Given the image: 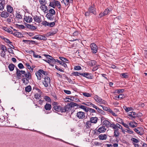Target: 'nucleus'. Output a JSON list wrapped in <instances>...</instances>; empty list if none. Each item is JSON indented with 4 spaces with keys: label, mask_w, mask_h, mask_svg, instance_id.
I'll return each instance as SVG.
<instances>
[{
    "label": "nucleus",
    "mask_w": 147,
    "mask_h": 147,
    "mask_svg": "<svg viewBox=\"0 0 147 147\" xmlns=\"http://www.w3.org/2000/svg\"><path fill=\"white\" fill-rule=\"evenodd\" d=\"M32 89L30 85L28 86L25 88V91L27 92H30Z\"/></svg>",
    "instance_id": "nucleus-37"
},
{
    "label": "nucleus",
    "mask_w": 147,
    "mask_h": 147,
    "mask_svg": "<svg viewBox=\"0 0 147 147\" xmlns=\"http://www.w3.org/2000/svg\"><path fill=\"white\" fill-rule=\"evenodd\" d=\"M126 131L129 133L130 134H132L134 133L133 131L130 130V129L129 128V129H126Z\"/></svg>",
    "instance_id": "nucleus-61"
},
{
    "label": "nucleus",
    "mask_w": 147,
    "mask_h": 147,
    "mask_svg": "<svg viewBox=\"0 0 147 147\" xmlns=\"http://www.w3.org/2000/svg\"><path fill=\"white\" fill-rule=\"evenodd\" d=\"M7 11L9 13H12L13 11V8L10 5H7Z\"/></svg>",
    "instance_id": "nucleus-29"
},
{
    "label": "nucleus",
    "mask_w": 147,
    "mask_h": 147,
    "mask_svg": "<svg viewBox=\"0 0 147 147\" xmlns=\"http://www.w3.org/2000/svg\"><path fill=\"white\" fill-rule=\"evenodd\" d=\"M39 40H46L47 39V38L45 36H44L40 35Z\"/></svg>",
    "instance_id": "nucleus-60"
},
{
    "label": "nucleus",
    "mask_w": 147,
    "mask_h": 147,
    "mask_svg": "<svg viewBox=\"0 0 147 147\" xmlns=\"http://www.w3.org/2000/svg\"><path fill=\"white\" fill-rule=\"evenodd\" d=\"M83 95L86 97H89L91 96V94L88 93L84 92L83 93Z\"/></svg>",
    "instance_id": "nucleus-55"
},
{
    "label": "nucleus",
    "mask_w": 147,
    "mask_h": 147,
    "mask_svg": "<svg viewBox=\"0 0 147 147\" xmlns=\"http://www.w3.org/2000/svg\"><path fill=\"white\" fill-rule=\"evenodd\" d=\"M92 123L90 121H87L86 123V129H89L90 128V127L92 125L91 123Z\"/></svg>",
    "instance_id": "nucleus-28"
},
{
    "label": "nucleus",
    "mask_w": 147,
    "mask_h": 147,
    "mask_svg": "<svg viewBox=\"0 0 147 147\" xmlns=\"http://www.w3.org/2000/svg\"><path fill=\"white\" fill-rule=\"evenodd\" d=\"M15 65L12 63L10 64L8 66V68L10 71H13Z\"/></svg>",
    "instance_id": "nucleus-34"
},
{
    "label": "nucleus",
    "mask_w": 147,
    "mask_h": 147,
    "mask_svg": "<svg viewBox=\"0 0 147 147\" xmlns=\"http://www.w3.org/2000/svg\"><path fill=\"white\" fill-rule=\"evenodd\" d=\"M119 120H120L121 121L120 122L118 121V122L120 124H122L127 129H129V126L128 125L124 123V122H123V119H119L118 120L119 121Z\"/></svg>",
    "instance_id": "nucleus-22"
},
{
    "label": "nucleus",
    "mask_w": 147,
    "mask_h": 147,
    "mask_svg": "<svg viewBox=\"0 0 147 147\" xmlns=\"http://www.w3.org/2000/svg\"><path fill=\"white\" fill-rule=\"evenodd\" d=\"M31 78H23L22 80L23 82V83L25 85H26L29 83V80Z\"/></svg>",
    "instance_id": "nucleus-23"
},
{
    "label": "nucleus",
    "mask_w": 147,
    "mask_h": 147,
    "mask_svg": "<svg viewBox=\"0 0 147 147\" xmlns=\"http://www.w3.org/2000/svg\"><path fill=\"white\" fill-rule=\"evenodd\" d=\"M44 80L42 81V83L45 87H47L49 85H50L51 80L50 78L47 76H45L43 78Z\"/></svg>",
    "instance_id": "nucleus-5"
},
{
    "label": "nucleus",
    "mask_w": 147,
    "mask_h": 147,
    "mask_svg": "<svg viewBox=\"0 0 147 147\" xmlns=\"http://www.w3.org/2000/svg\"><path fill=\"white\" fill-rule=\"evenodd\" d=\"M3 39L6 42V43L11 44V43L12 42H10L9 39L8 38H5L4 37H3Z\"/></svg>",
    "instance_id": "nucleus-58"
},
{
    "label": "nucleus",
    "mask_w": 147,
    "mask_h": 147,
    "mask_svg": "<svg viewBox=\"0 0 147 147\" xmlns=\"http://www.w3.org/2000/svg\"><path fill=\"white\" fill-rule=\"evenodd\" d=\"M32 17L35 22L38 23H40L42 22V19L40 17L35 15L32 16Z\"/></svg>",
    "instance_id": "nucleus-14"
},
{
    "label": "nucleus",
    "mask_w": 147,
    "mask_h": 147,
    "mask_svg": "<svg viewBox=\"0 0 147 147\" xmlns=\"http://www.w3.org/2000/svg\"><path fill=\"white\" fill-rule=\"evenodd\" d=\"M36 75L38 80H40L42 76V77L44 78L42 74L40 72L39 70L36 73Z\"/></svg>",
    "instance_id": "nucleus-20"
},
{
    "label": "nucleus",
    "mask_w": 147,
    "mask_h": 147,
    "mask_svg": "<svg viewBox=\"0 0 147 147\" xmlns=\"http://www.w3.org/2000/svg\"><path fill=\"white\" fill-rule=\"evenodd\" d=\"M106 129L105 126H98L96 129H95L94 134L96 135H98L100 133H104L105 132Z\"/></svg>",
    "instance_id": "nucleus-4"
},
{
    "label": "nucleus",
    "mask_w": 147,
    "mask_h": 147,
    "mask_svg": "<svg viewBox=\"0 0 147 147\" xmlns=\"http://www.w3.org/2000/svg\"><path fill=\"white\" fill-rule=\"evenodd\" d=\"M9 16V13L6 11H3L1 15V16L2 18H6L8 17Z\"/></svg>",
    "instance_id": "nucleus-16"
},
{
    "label": "nucleus",
    "mask_w": 147,
    "mask_h": 147,
    "mask_svg": "<svg viewBox=\"0 0 147 147\" xmlns=\"http://www.w3.org/2000/svg\"><path fill=\"white\" fill-rule=\"evenodd\" d=\"M123 108L125 110L126 112H128L130 111L133 110V109L131 107H127L126 106L123 107Z\"/></svg>",
    "instance_id": "nucleus-33"
},
{
    "label": "nucleus",
    "mask_w": 147,
    "mask_h": 147,
    "mask_svg": "<svg viewBox=\"0 0 147 147\" xmlns=\"http://www.w3.org/2000/svg\"><path fill=\"white\" fill-rule=\"evenodd\" d=\"M16 75L17 78L20 79L22 76L24 78H31V75L30 72L28 71L26 73L24 70H20L17 68H16Z\"/></svg>",
    "instance_id": "nucleus-1"
},
{
    "label": "nucleus",
    "mask_w": 147,
    "mask_h": 147,
    "mask_svg": "<svg viewBox=\"0 0 147 147\" xmlns=\"http://www.w3.org/2000/svg\"><path fill=\"white\" fill-rule=\"evenodd\" d=\"M55 6H57L58 9H60L61 5L60 2L58 1H55Z\"/></svg>",
    "instance_id": "nucleus-40"
},
{
    "label": "nucleus",
    "mask_w": 147,
    "mask_h": 147,
    "mask_svg": "<svg viewBox=\"0 0 147 147\" xmlns=\"http://www.w3.org/2000/svg\"><path fill=\"white\" fill-rule=\"evenodd\" d=\"M3 29L7 32L13 34V31L10 28H8L6 27H3Z\"/></svg>",
    "instance_id": "nucleus-30"
},
{
    "label": "nucleus",
    "mask_w": 147,
    "mask_h": 147,
    "mask_svg": "<svg viewBox=\"0 0 147 147\" xmlns=\"http://www.w3.org/2000/svg\"><path fill=\"white\" fill-rule=\"evenodd\" d=\"M18 67L20 69H23L24 67V66L23 64L21 63H20L18 64Z\"/></svg>",
    "instance_id": "nucleus-64"
},
{
    "label": "nucleus",
    "mask_w": 147,
    "mask_h": 147,
    "mask_svg": "<svg viewBox=\"0 0 147 147\" xmlns=\"http://www.w3.org/2000/svg\"><path fill=\"white\" fill-rule=\"evenodd\" d=\"M134 130L137 134L140 135H142L144 134L143 129L141 127H138L134 129Z\"/></svg>",
    "instance_id": "nucleus-11"
},
{
    "label": "nucleus",
    "mask_w": 147,
    "mask_h": 147,
    "mask_svg": "<svg viewBox=\"0 0 147 147\" xmlns=\"http://www.w3.org/2000/svg\"><path fill=\"white\" fill-rule=\"evenodd\" d=\"M44 55L47 57V59L44 60L46 62L48 63L52 67L54 66V64L56 63V59H54L53 57L49 55Z\"/></svg>",
    "instance_id": "nucleus-2"
},
{
    "label": "nucleus",
    "mask_w": 147,
    "mask_h": 147,
    "mask_svg": "<svg viewBox=\"0 0 147 147\" xmlns=\"http://www.w3.org/2000/svg\"><path fill=\"white\" fill-rule=\"evenodd\" d=\"M4 3L3 2V1H1L0 3V10H2L4 8Z\"/></svg>",
    "instance_id": "nucleus-47"
},
{
    "label": "nucleus",
    "mask_w": 147,
    "mask_h": 147,
    "mask_svg": "<svg viewBox=\"0 0 147 147\" xmlns=\"http://www.w3.org/2000/svg\"><path fill=\"white\" fill-rule=\"evenodd\" d=\"M1 49L2 50V51L6 52L7 51V48L6 47L3 45H1Z\"/></svg>",
    "instance_id": "nucleus-52"
},
{
    "label": "nucleus",
    "mask_w": 147,
    "mask_h": 147,
    "mask_svg": "<svg viewBox=\"0 0 147 147\" xmlns=\"http://www.w3.org/2000/svg\"><path fill=\"white\" fill-rule=\"evenodd\" d=\"M98 118L96 117H92L90 118V121L93 123H96L98 121Z\"/></svg>",
    "instance_id": "nucleus-19"
},
{
    "label": "nucleus",
    "mask_w": 147,
    "mask_h": 147,
    "mask_svg": "<svg viewBox=\"0 0 147 147\" xmlns=\"http://www.w3.org/2000/svg\"><path fill=\"white\" fill-rule=\"evenodd\" d=\"M39 70L41 74H43L45 76H47L48 74V73L47 72L45 71L42 69H40Z\"/></svg>",
    "instance_id": "nucleus-42"
},
{
    "label": "nucleus",
    "mask_w": 147,
    "mask_h": 147,
    "mask_svg": "<svg viewBox=\"0 0 147 147\" xmlns=\"http://www.w3.org/2000/svg\"><path fill=\"white\" fill-rule=\"evenodd\" d=\"M34 96L36 99H39L41 97V95L40 94L36 93Z\"/></svg>",
    "instance_id": "nucleus-50"
},
{
    "label": "nucleus",
    "mask_w": 147,
    "mask_h": 147,
    "mask_svg": "<svg viewBox=\"0 0 147 147\" xmlns=\"http://www.w3.org/2000/svg\"><path fill=\"white\" fill-rule=\"evenodd\" d=\"M25 26L28 28L32 30H35L36 29V27L32 25H30L26 23Z\"/></svg>",
    "instance_id": "nucleus-24"
},
{
    "label": "nucleus",
    "mask_w": 147,
    "mask_h": 147,
    "mask_svg": "<svg viewBox=\"0 0 147 147\" xmlns=\"http://www.w3.org/2000/svg\"><path fill=\"white\" fill-rule=\"evenodd\" d=\"M59 58L61 60L62 62H66L68 63L67 61H68L67 59L62 57H59Z\"/></svg>",
    "instance_id": "nucleus-43"
},
{
    "label": "nucleus",
    "mask_w": 147,
    "mask_h": 147,
    "mask_svg": "<svg viewBox=\"0 0 147 147\" xmlns=\"http://www.w3.org/2000/svg\"><path fill=\"white\" fill-rule=\"evenodd\" d=\"M114 135L113 137H115L116 138H117L119 137V131L117 130H114Z\"/></svg>",
    "instance_id": "nucleus-32"
},
{
    "label": "nucleus",
    "mask_w": 147,
    "mask_h": 147,
    "mask_svg": "<svg viewBox=\"0 0 147 147\" xmlns=\"http://www.w3.org/2000/svg\"><path fill=\"white\" fill-rule=\"evenodd\" d=\"M65 106L63 107L58 105H56L53 107L54 110L56 112L61 113L67 112Z\"/></svg>",
    "instance_id": "nucleus-3"
},
{
    "label": "nucleus",
    "mask_w": 147,
    "mask_h": 147,
    "mask_svg": "<svg viewBox=\"0 0 147 147\" xmlns=\"http://www.w3.org/2000/svg\"><path fill=\"white\" fill-rule=\"evenodd\" d=\"M48 102H51V100L50 98L48 96H45L44 98Z\"/></svg>",
    "instance_id": "nucleus-54"
},
{
    "label": "nucleus",
    "mask_w": 147,
    "mask_h": 147,
    "mask_svg": "<svg viewBox=\"0 0 147 147\" xmlns=\"http://www.w3.org/2000/svg\"><path fill=\"white\" fill-rule=\"evenodd\" d=\"M3 123L2 125L3 126H4L7 127L10 126V122L8 120L7 118H6V119L3 122Z\"/></svg>",
    "instance_id": "nucleus-18"
},
{
    "label": "nucleus",
    "mask_w": 147,
    "mask_h": 147,
    "mask_svg": "<svg viewBox=\"0 0 147 147\" xmlns=\"http://www.w3.org/2000/svg\"><path fill=\"white\" fill-rule=\"evenodd\" d=\"M62 1L63 2L65 6H68V7L69 6L70 3H72L73 2L72 0H62L61 2H62Z\"/></svg>",
    "instance_id": "nucleus-17"
},
{
    "label": "nucleus",
    "mask_w": 147,
    "mask_h": 147,
    "mask_svg": "<svg viewBox=\"0 0 147 147\" xmlns=\"http://www.w3.org/2000/svg\"><path fill=\"white\" fill-rule=\"evenodd\" d=\"M42 24L45 26H48V24H49V23L47 21H45L42 22Z\"/></svg>",
    "instance_id": "nucleus-63"
},
{
    "label": "nucleus",
    "mask_w": 147,
    "mask_h": 147,
    "mask_svg": "<svg viewBox=\"0 0 147 147\" xmlns=\"http://www.w3.org/2000/svg\"><path fill=\"white\" fill-rule=\"evenodd\" d=\"M44 108L46 110L50 111L51 108V105L50 104L47 103L45 105Z\"/></svg>",
    "instance_id": "nucleus-26"
},
{
    "label": "nucleus",
    "mask_w": 147,
    "mask_h": 147,
    "mask_svg": "<svg viewBox=\"0 0 147 147\" xmlns=\"http://www.w3.org/2000/svg\"><path fill=\"white\" fill-rule=\"evenodd\" d=\"M102 122V121L103 125H105L107 127H111V123L108 120L106 119H101Z\"/></svg>",
    "instance_id": "nucleus-12"
},
{
    "label": "nucleus",
    "mask_w": 147,
    "mask_h": 147,
    "mask_svg": "<svg viewBox=\"0 0 147 147\" xmlns=\"http://www.w3.org/2000/svg\"><path fill=\"white\" fill-rule=\"evenodd\" d=\"M128 74L127 73H123L121 74L120 76L122 78H127L128 77Z\"/></svg>",
    "instance_id": "nucleus-41"
},
{
    "label": "nucleus",
    "mask_w": 147,
    "mask_h": 147,
    "mask_svg": "<svg viewBox=\"0 0 147 147\" xmlns=\"http://www.w3.org/2000/svg\"><path fill=\"white\" fill-rule=\"evenodd\" d=\"M88 10L91 13H93L94 15L96 14V9L94 4L93 5V6H90L88 8Z\"/></svg>",
    "instance_id": "nucleus-10"
},
{
    "label": "nucleus",
    "mask_w": 147,
    "mask_h": 147,
    "mask_svg": "<svg viewBox=\"0 0 147 147\" xmlns=\"http://www.w3.org/2000/svg\"><path fill=\"white\" fill-rule=\"evenodd\" d=\"M78 106H79V108H80L84 110L85 112H86L88 108H87L85 106L82 105H78Z\"/></svg>",
    "instance_id": "nucleus-36"
},
{
    "label": "nucleus",
    "mask_w": 147,
    "mask_h": 147,
    "mask_svg": "<svg viewBox=\"0 0 147 147\" xmlns=\"http://www.w3.org/2000/svg\"><path fill=\"white\" fill-rule=\"evenodd\" d=\"M81 67L79 65L76 66L74 67V69L76 70H79L81 69Z\"/></svg>",
    "instance_id": "nucleus-53"
},
{
    "label": "nucleus",
    "mask_w": 147,
    "mask_h": 147,
    "mask_svg": "<svg viewBox=\"0 0 147 147\" xmlns=\"http://www.w3.org/2000/svg\"><path fill=\"white\" fill-rule=\"evenodd\" d=\"M94 99L98 103H99L100 101L102 100V98L98 96L97 95H95L94 97Z\"/></svg>",
    "instance_id": "nucleus-35"
},
{
    "label": "nucleus",
    "mask_w": 147,
    "mask_h": 147,
    "mask_svg": "<svg viewBox=\"0 0 147 147\" xmlns=\"http://www.w3.org/2000/svg\"><path fill=\"white\" fill-rule=\"evenodd\" d=\"M89 111L90 113H95L96 111L93 109H91L90 108H88L86 112Z\"/></svg>",
    "instance_id": "nucleus-46"
},
{
    "label": "nucleus",
    "mask_w": 147,
    "mask_h": 147,
    "mask_svg": "<svg viewBox=\"0 0 147 147\" xmlns=\"http://www.w3.org/2000/svg\"><path fill=\"white\" fill-rule=\"evenodd\" d=\"M24 20L27 23H30L32 22V18L31 16H24Z\"/></svg>",
    "instance_id": "nucleus-15"
},
{
    "label": "nucleus",
    "mask_w": 147,
    "mask_h": 147,
    "mask_svg": "<svg viewBox=\"0 0 147 147\" xmlns=\"http://www.w3.org/2000/svg\"><path fill=\"white\" fill-rule=\"evenodd\" d=\"M16 17L18 19H21L22 18L21 15L20 14L19 12L18 13H17V14L16 16Z\"/></svg>",
    "instance_id": "nucleus-59"
},
{
    "label": "nucleus",
    "mask_w": 147,
    "mask_h": 147,
    "mask_svg": "<svg viewBox=\"0 0 147 147\" xmlns=\"http://www.w3.org/2000/svg\"><path fill=\"white\" fill-rule=\"evenodd\" d=\"M81 75L88 79H92L93 78V76L91 74L85 72L82 73Z\"/></svg>",
    "instance_id": "nucleus-9"
},
{
    "label": "nucleus",
    "mask_w": 147,
    "mask_h": 147,
    "mask_svg": "<svg viewBox=\"0 0 147 147\" xmlns=\"http://www.w3.org/2000/svg\"><path fill=\"white\" fill-rule=\"evenodd\" d=\"M136 113L135 112H131L129 113V114L128 115L129 116L128 117L132 118H136Z\"/></svg>",
    "instance_id": "nucleus-25"
},
{
    "label": "nucleus",
    "mask_w": 147,
    "mask_h": 147,
    "mask_svg": "<svg viewBox=\"0 0 147 147\" xmlns=\"http://www.w3.org/2000/svg\"><path fill=\"white\" fill-rule=\"evenodd\" d=\"M90 66H92L95 65L96 64V62L94 60H91L89 62Z\"/></svg>",
    "instance_id": "nucleus-39"
},
{
    "label": "nucleus",
    "mask_w": 147,
    "mask_h": 147,
    "mask_svg": "<svg viewBox=\"0 0 147 147\" xmlns=\"http://www.w3.org/2000/svg\"><path fill=\"white\" fill-rule=\"evenodd\" d=\"M131 140L134 143H137L139 142V140L138 139L134 138H132Z\"/></svg>",
    "instance_id": "nucleus-56"
},
{
    "label": "nucleus",
    "mask_w": 147,
    "mask_h": 147,
    "mask_svg": "<svg viewBox=\"0 0 147 147\" xmlns=\"http://www.w3.org/2000/svg\"><path fill=\"white\" fill-rule=\"evenodd\" d=\"M1 57L5 58V52L2 51L0 54Z\"/></svg>",
    "instance_id": "nucleus-62"
},
{
    "label": "nucleus",
    "mask_w": 147,
    "mask_h": 147,
    "mask_svg": "<svg viewBox=\"0 0 147 147\" xmlns=\"http://www.w3.org/2000/svg\"><path fill=\"white\" fill-rule=\"evenodd\" d=\"M92 52L94 53H96L97 52V46L94 43H92L90 45Z\"/></svg>",
    "instance_id": "nucleus-8"
},
{
    "label": "nucleus",
    "mask_w": 147,
    "mask_h": 147,
    "mask_svg": "<svg viewBox=\"0 0 147 147\" xmlns=\"http://www.w3.org/2000/svg\"><path fill=\"white\" fill-rule=\"evenodd\" d=\"M81 74L82 73H79L78 71H75L72 73L71 74V75L73 76H79V75H81Z\"/></svg>",
    "instance_id": "nucleus-48"
},
{
    "label": "nucleus",
    "mask_w": 147,
    "mask_h": 147,
    "mask_svg": "<svg viewBox=\"0 0 147 147\" xmlns=\"http://www.w3.org/2000/svg\"><path fill=\"white\" fill-rule=\"evenodd\" d=\"M98 138L100 140H105L107 138V136L106 134H101L98 136Z\"/></svg>",
    "instance_id": "nucleus-21"
},
{
    "label": "nucleus",
    "mask_w": 147,
    "mask_h": 147,
    "mask_svg": "<svg viewBox=\"0 0 147 147\" xmlns=\"http://www.w3.org/2000/svg\"><path fill=\"white\" fill-rule=\"evenodd\" d=\"M78 104L76 103H74L73 102H71L68 105L65 106V109L67 112L71 110L72 107H74L76 106H78Z\"/></svg>",
    "instance_id": "nucleus-7"
},
{
    "label": "nucleus",
    "mask_w": 147,
    "mask_h": 147,
    "mask_svg": "<svg viewBox=\"0 0 147 147\" xmlns=\"http://www.w3.org/2000/svg\"><path fill=\"white\" fill-rule=\"evenodd\" d=\"M129 125L130 127L131 128H134L137 127V125L134 124L133 122H129Z\"/></svg>",
    "instance_id": "nucleus-45"
},
{
    "label": "nucleus",
    "mask_w": 147,
    "mask_h": 147,
    "mask_svg": "<svg viewBox=\"0 0 147 147\" xmlns=\"http://www.w3.org/2000/svg\"><path fill=\"white\" fill-rule=\"evenodd\" d=\"M111 10V8L109 9L107 8L105 9L103 13L105 16L108 14H109Z\"/></svg>",
    "instance_id": "nucleus-31"
},
{
    "label": "nucleus",
    "mask_w": 147,
    "mask_h": 147,
    "mask_svg": "<svg viewBox=\"0 0 147 147\" xmlns=\"http://www.w3.org/2000/svg\"><path fill=\"white\" fill-rule=\"evenodd\" d=\"M26 65L27 67L28 68L29 70H30V72H31L33 71V69L32 68L31 66L28 63H26Z\"/></svg>",
    "instance_id": "nucleus-49"
},
{
    "label": "nucleus",
    "mask_w": 147,
    "mask_h": 147,
    "mask_svg": "<svg viewBox=\"0 0 147 147\" xmlns=\"http://www.w3.org/2000/svg\"><path fill=\"white\" fill-rule=\"evenodd\" d=\"M111 127L113 128L114 130L119 131L118 129H121L122 131H123V129H122V127L118 123L115 124L111 122Z\"/></svg>",
    "instance_id": "nucleus-6"
},
{
    "label": "nucleus",
    "mask_w": 147,
    "mask_h": 147,
    "mask_svg": "<svg viewBox=\"0 0 147 147\" xmlns=\"http://www.w3.org/2000/svg\"><path fill=\"white\" fill-rule=\"evenodd\" d=\"M76 116L80 119H83L85 117V113L82 111H79L77 113Z\"/></svg>",
    "instance_id": "nucleus-13"
},
{
    "label": "nucleus",
    "mask_w": 147,
    "mask_h": 147,
    "mask_svg": "<svg viewBox=\"0 0 147 147\" xmlns=\"http://www.w3.org/2000/svg\"><path fill=\"white\" fill-rule=\"evenodd\" d=\"M40 3L43 5H45L47 3L46 0H39Z\"/></svg>",
    "instance_id": "nucleus-44"
},
{
    "label": "nucleus",
    "mask_w": 147,
    "mask_h": 147,
    "mask_svg": "<svg viewBox=\"0 0 147 147\" xmlns=\"http://www.w3.org/2000/svg\"><path fill=\"white\" fill-rule=\"evenodd\" d=\"M16 25L17 27L19 28V29H24L25 27V26L22 25H19L18 24H16Z\"/></svg>",
    "instance_id": "nucleus-57"
},
{
    "label": "nucleus",
    "mask_w": 147,
    "mask_h": 147,
    "mask_svg": "<svg viewBox=\"0 0 147 147\" xmlns=\"http://www.w3.org/2000/svg\"><path fill=\"white\" fill-rule=\"evenodd\" d=\"M6 118L5 116L2 115L0 116V122L3 123L6 119Z\"/></svg>",
    "instance_id": "nucleus-38"
},
{
    "label": "nucleus",
    "mask_w": 147,
    "mask_h": 147,
    "mask_svg": "<svg viewBox=\"0 0 147 147\" xmlns=\"http://www.w3.org/2000/svg\"><path fill=\"white\" fill-rule=\"evenodd\" d=\"M51 14L54 15L55 14V10L53 9H51L49 10V13Z\"/></svg>",
    "instance_id": "nucleus-51"
},
{
    "label": "nucleus",
    "mask_w": 147,
    "mask_h": 147,
    "mask_svg": "<svg viewBox=\"0 0 147 147\" xmlns=\"http://www.w3.org/2000/svg\"><path fill=\"white\" fill-rule=\"evenodd\" d=\"M46 17L48 19L50 20H53V19L54 16L53 15L51 14L50 13H48L46 15Z\"/></svg>",
    "instance_id": "nucleus-27"
}]
</instances>
